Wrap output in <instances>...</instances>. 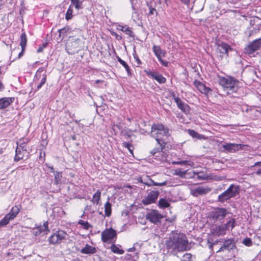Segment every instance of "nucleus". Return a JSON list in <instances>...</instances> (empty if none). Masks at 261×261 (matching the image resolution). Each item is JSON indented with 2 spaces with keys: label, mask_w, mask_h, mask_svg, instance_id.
Returning a JSON list of instances; mask_svg holds the SVG:
<instances>
[{
  "label": "nucleus",
  "mask_w": 261,
  "mask_h": 261,
  "mask_svg": "<svg viewBox=\"0 0 261 261\" xmlns=\"http://www.w3.org/2000/svg\"><path fill=\"white\" fill-rule=\"evenodd\" d=\"M172 97L177 107L185 114H188L190 112L189 106L182 101L179 97H176L175 94H173Z\"/></svg>",
  "instance_id": "nucleus-15"
},
{
  "label": "nucleus",
  "mask_w": 261,
  "mask_h": 261,
  "mask_svg": "<svg viewBox=\"0 0 261 261\" xmlns=\"http://www.w3.org/2000/svg\"><path fill=\"white\" fill-rule=\"evenodd\" d=\"M170 135L169 129L168 127H165L162 124H154L151 127V136L155 139H160L163 136Z\"/></svg>",
  "instance_id": "nucleus-5"
},
{
  "label": "nucleus",
  "mask_w": 261,
  "mask_h": 261,
  "mask_svg": "<svg viewBox=\"0 0 261 261\" xmlns=\"http://www.w3.org/2000/svg\"><path fill=\"white\" fill-rule=\"evenodd\" d=\"M212 190L208 187H197L191 190V193L194 196L206 194Z\"/></svg>",
  "instance_id": "nucleus-19"
},
{
  "label": "nucleus",
  "mask_w": 261,
  "mask_h": 261,
  "mask_svg": "<svg viewBox=\"0 0 261 261\" xmlns=\"http://www.w3.org/2000/svg\"><path fill=\"white\" fill-rule=\"evenodd\" d=\"M66 235V233L63 231H57L48 238V241L52 244H59L65 238Z\"/></svg>",
  "instance_id": "nucleus-12"
},
{
  "label": "nucleus",
  "mask_w": 261,
  "mask_h": 261,
  "mask_svg": "<svg viewBox=\"0 0 261 261\" xmlns=\"http://www.w3.org/2000/svg\"><path fill=\"white\" fill-rule=\"evenodd\" d=\"M243 146L244 145L241 144L231 143H226L222 145V147L229 152H235L240 149H242Z\"/></svg>",
  "instance_id": "nucleus-17"
},
{
  "label": "nucleus",
  "mask_w": 261,
  "mask_h": 261,
  "mask_svg": "<svg viewBox=\"0 0 261 261\" xmlns=\"http://www.w3.org/2000/svg\"><path fill=\"white\" fill-rule=\"evenodd\" d=\"M43 49V47H39V48H38V49H37V52H38V53H40V52H41V51H42Z\"/></svg>",
  "instance_id": "nucleus-63"
},
{
  "label": "nucleus",
  "mask_w": 261,
  "mask_h": 261,
  "mask_svg": "<svg viewBox=\"0 0 261 261\" xmlns=\"http://www.w3.org/2000/svg\"><path fill=\"white\" fill-rule=\"evenodd\" d=\"M253 167L256 168V170L254 173L257 175H261V162H257L255 163Z\"/></svg>",
  "instance_id": "nucleus-42"
},
{
  "label": "nucleus",
  "mask_w": 261,
  "mask_h": 261,
  "mask_svg": "<svg viewBox=\"0 0 261 261\" xmlns=\"http://www.w3.org/2000/svg\"><path fill=\"white\" fill-rule=\"evenodd\" d=\"M134 57L135 59L136 60V62L138 63V64H140L141 63V62L139 60L137 55H134Z\"/></svg>",
  "instance_id": "nucleus-56"
},
{
  "label": "nucleus",
  "mask_w": 261,
  "mask_h": 261,
  "mask_svg": "<svg viewBox=\"0 0 261 261\" xmlns=\"http://www.w3.org/2000/svg\"><path fill=\"white\" fill-rule=\"evenodd\" d=\"M73 13V9L72 7L70 5L69 7L68 8L67 12L66 13V16L65 18L67 20H69L71 19L73 16L72 15Z\"/></svg>",
  "instance_id": "nucleus-41"
},
{
  "label": "nucleus",
  "mask_w": 261,
  "mask_h": 261,
  "mask_svg": "<svg viewBox=\"0 0 261 261\" xmlns=\"http://www.w3.org/2000/svg\"><path fill=\"white\" fill-rule=\"evenodd\" d=\"M246 112L248 113L249 116L252 119H255L259 113V111H257L255 108L247 109Z\"/></svg>",
  "instance_id": "nucleus-29"
},
{
  "label": "nucleus",
  "mask_w": 261,
  "mask_h": 261,
  "mask_svg": "<svg viewBox=\"0 0 261 261\" xmlns=\"http://www.w3.org/2000/svg\"><path fill=\"white\" fill-rule=\"evenodd\" d=\"M9 222L10 221L8 219L7 217L5 216L4 218L0 221V227L7 225Z\"/></svg>",
  "instance_id": "nucleus-47"
},
{
  "label": "nucleus",
  "mask_w": 261,
  "mask_h": 261,
  "mask_svg": "<svg viewBox=\"0 0 261 261\" xmlns=\"http://www.w3.org/2000/svg\"><path fill=\"white\" fill-rule=\"evenodd\" d=\"M117 29L124 32L126 34L129 35L130 37H134L135 36L133 31L130 30L128 27L119 25L117 27Z\"/></svg>",
  "instance_id": "nucleus-28"
},
{
  "label": "nucleus",
  "mask_w": 261,
  "mask_h": 261,
  "mask_svg": "<svg viewBox=\"0 0 261 261\" xmlns=\"http://www.w3.org/2000/svg\"><path fill=\"white\" fill-rule=\"evenodd\" d=\"M49 168H50V172H52L54 173H55L56 172L53 167H49Z\"/></svg>",
  "instance_id": "nucleus-62"
},
{
  "label": "nucleus",
  "mask_w": 261,
  "mask_h": 261,
  "mask_svg": "<svg viewBox=\"0 0 261 261\" xmlns=\"http://www.w3.org/2000/svg\"><path fill=\"white\" fill-rule=\"evenodd\" d=\"M14 97H3L0 98V110L5 109L13 102Z\"/></svg>",
  "instance_id": "nucleus-23"
},
{
  "label": "nucleus",
  "mask_w": 261,
  "mask_h": 261,
  "mask_svg": "<svg viewBox=\"0 0 261 261\" xmlns=\"http://www.w3.org/2000/svg\"><path fill=\"white\" fill-rule=\"evenodd\" d=\"M236 248L235 243L233 239H228L225 240L223 245L217 251V252L223 251L224 250H227L230 251Z\"/></svg>",
  "instance_id": "nucleus-16"
},
{
  "label": "nucleus",
  "mask_w": 261,
  "mask_h": 261,
  "mask_svg": "<svg viewBox=\"0 0 261 261\" xmlns=\"http://www.w3.org/2000/svg\"><path fill=\"white\" fill-rule=\"evenodd\" d=\"M193 85L201 93L205 95H207L212 92V89L206 87L204 84L198 80L194 81Z\"/></svg>",
  "instance_id": "nucleus-18"
},
{
  "label": "nucleus",
  "mask_w": 261,
  "mask_h": 261,
  "mask_svg": "<svg viewBox=\"0 0 261 261\" xmlns=\"http://www.w3.org/2000/svg\"><path fill=\"white\" fill-rule=\"evenodd\" d=\"M48 225V222L45 221L43 223V225H38L36 226V227L37 229H38V230H40L41 233H44V234H46L47 233V232L49 231Z\"/></svg>",
  "instance_id": "nucleus-31"
},
{
  "label": "nucleus",
  "mask_w": 261,
  "mask_h": 261,
  "mask_svg": "<svg viewBox=\"0 0 261 261\" xmlns=\"http://www.w3.org/2000/svg\"><path fill=\"white\" fill-rule=\"evenodd\" d=\"M186 173V171H181L180 169H176L174 173L175 175H178L181 177H185Z\"/></svg>",
  "instance_id": "nucleus-48"
},
{
  "label": "nucleus",
  "mask_w": 261,
  "mask_h": 261,
  "mask_svg": "<svg viewBox=\"0 0 261 261\" xmlns=\"http://www.w3.org/2000/svg\"><path fill=\"white\" fill-rule=\"evenodd\" d=\"M184 257L186 259H187L188 261H190L191 258V254L190 253H186L184 255Z\"/></svg>",
  "instance_id": "nucleus-53"
},
{
  "label": "nucleus",
  "mask_w": 261,
  "mask_h": 261,
  "mask_svg": "<svg viewBox=\"0 0 261 261\" xmlns=\"http://www.w3.org/2000/svg\"><path fill=\"white\" fill-rule=\"evenodd\" d=\"M226 229L223 224L217 225L211 229V233L215 236L219 237L226 234Z\"/></svg>",
  "instance_id": "nucleus-20"
},
{
  "label": "nucleus",
  "mask_w": 261,
  "mask_h": 261,
  "mask_svg": "<svg viewBox=\"0 0 261 261\" xmlns=\"http://www.w3.org/2000/svg\"><path fill=\"white\" fill-rule=\"evenodd\" d=\"M137 181L138 182H141V183H142L144 185H145V183L146 182V181H147V178H146V176L145 177H139L137 179Z\"/></svg>",
  "instance_id": "nucleus-52"
},
{
  "label": "nucleus",
  "mask_w": 261,
  "mask_h": 261,
  "mask_svg": "<svg viewBox=\"0 0 261 261\" xmlns=\"http://www.w3.org/2000/svg\"><path fill=\"white\" fill-rule=\"evenodd\" d=\"M117 59L118 61L125 68L127 74H130V69L127 64L118 56L117 57Z\"/></svg>",
  "instance_id": "nucleus-36"
},
{
  "label": "nucleus",
  "mask_w": 261,
  "mask_h": 261,
  "mask_svg": "<svg viewBox=\"0 0 261 261\" xmlns=\"http://www.w3.org/2000/svg\"><path fill=\"white\" fill-rule=\"evenodd\" d=\"M32 233L34 235L36 236H38L41 233L40 230H38V229H37L36 227H34L32 229Z\"/></svg>",
  "instance_id": "nucleus-51"
},
{
  "label": "nucleus",
  "mask_w": 261,
  "mask_h": 261,
  "mask_svg": "<svg viewBox=\"0 0 261 261\" xmlns=\"http://www.w3.org/2000/svg\"><path fill=\"white\" fill-rule=\"evenodd\" d=\"M144 71L148 77L156 80L159 84H164L166 82V79L158 71H152L150 69L145 70Z\"/></svg>",
  "instance_id": "nucleus-13"
},
{
  "label": "nucleus",
  "mask_w": 261,
  "mask_h": 261,
  "mask_svg": "<svg viewBox=\"0 0 261 261\" xmlns=\"http://www.w3.org/2000/svg\"><path fill=\"white\" fill-rule=\"evenodd\" d=\"M243 243L246 246H251L252 244L251 239L249 238H246L244 239Z\"/></svg>",
  "instance_id": "nucleus-49"
},
{
  "label": "nucleus",
  "mask_w": 261,
  "mask_h": 261,
  "mask_svg": "<svg viewBox=\"0 0 261 261\" xmlns=\"http://www.w3.org/2000/svg\"><path fill=\"white\" fill-rule=\"evenodd\" d=\"M17 146L15 150L14 161L18 162L24 158L28 159L30 153L27 149V145L25 143H17Z\"/></svg>",
  "instance_id": "nucleus-6"
},
{
  "label": "nucleus",
  "mask_w": 261,
  "mask_h": 261,
  "mask_svg": "<svg viewBox=\"0 0 261 261\" xmlns=\"http://www.w3.org/2000/svg\"><path fill=\"white\" fill-rule=\"evenodd\" d=\"M27 42V39L26 34L25 33H23L21 34V36H20V45L21 47V49H22V51H24L25 49Z\"/></svg>",
  "instance_id": "nucleus-33"
},
{
  "label": "nucleus",
  "mask_w": 261,
  "mask_h": 261,
  "mask_svg": "<svg viewBox=\"0 0 261 261\" xmlns=\"http://www.w3.org/2000/svg\"><path fill=\"white\" fill-rule=\"evenodd\" d=\"M261 48V38L256 39L250 42L245 48V53L250 56Z\"/></svg>",
  "instance_id": "nucleus-9"
},
{
  "label": "nucleus",
  "mask_w": 261,
  "mask_h": 261,
  "mask_svg": "<svg viewBox=\"0 0 261 261\" xmlns=\"http://www.w3.org/2000/svg\"><path fill=\"white\" fill-rule=\"evenodd\" d=\"M146 178H147L146 182L145 183V185L148 186H166L167 184V181H164L162 182H156L154 181L152 179L150 178L148 176H146Z\"/></svg>",
  "instance_id": "nucleus-25"
},
{
  "label": "nucleus",
  "mask_w": 261,
  "mask_h": 261,
  "mask_svg": "<svg viewBox=\"0 0 261 261\" xmlns=\"http://www.w3.org/2000/svg\"><path fill=\"white\" fill-rule=\"evenodd\" d=\"M239 187L231 184L226 190L218 196L217 201L221 203H223L225 201L236 196L239 194Z\"/></svg>",
  "instance_id": "nucleus-3"
},
{
  "label": "nucleus",
  "mask_w": 261,
  "mask_h": 261,
  "mask_svg": "<svg viewBox=\"0 0 261 261\" xmlns=\"http://www.w3.org/2000/svg\"><path fill=\"white\" fill-rule=\"evenodd\" d=\"M146 219L150 221L154 224H157L160 222V220L163 218L161 215L157 210H151L150 212L146 215Z\"/></svg>",
  "instance_id": "nucleus-14"
},
{
  "label": "nucleus",
  "mask_w": 261,
  "mask_h": 261,
  "mask_svg": "<svg viewBox=\"0 0 261 261\" xmlns=\"http://www.w3.org/2000/svg\"><path fill=\"white\" fill-rule=\"evenodd\" d=\"M165 246L168 253L176 255L177 252L187 249L188 241L184 234L173 232L172 236L166 240Z\"/></svg>",
  "instance_id": "nucleus-1"
},
{
  "label": "nucleus",
  "mask_w": 261,
  "mask_h": 261,
  "mask_svg": "<svg viewBox=\"0 0 261 261\" xmlns=\"http://www.w3.org/2000/svg\"><path fill=\"white\" fill-rule=\"evenodd\" d=\"M46 81V75L45 74H44L43 77L41 79L40 83L37 85V89L38 90L41 87L44 85Z\"/></svg>",
  "instance_id": "nucleus-46"
},
{
  "label": "nucleus",
  "mask_w": 261,
  "mask_h": 261,
  "mask_svg": "<svg viewBox=\"0 0 261 261\" xmlns=\"http://www.w3.org/2000/svg\"><path fill=\"white\" fill-rule=\"evenodd\" d=\"M158 205L160 208H166L170 206V203L166 199L161 198L159 201Z\"/></svg>",
  "instance_id": "nucleus-35"
},
{
  "label": "nucleus",
  "mask_w": 261,
  "mask_h": 261,
  "mask_svg": "<svg viewBox=\"0 0 261 261\" xmlns=\"http://www.w3.org/2000/svg\"><path fill=\"white\" fill-rule=\"evenodd\" d=\"M114 35L115 36L116 39L119 40L122 39V37L120 35L117 34V33H114Z\"/></svg>",
  "instance_id": "nucleus-58"
},
{
  "label": "nucleus",
  "mask_w": 261,
  "mask_h": 261,
  "mask_svg": "<svg viewBox=\"0 0 261 261\" xmlns=\"http://www.w3.org/2000/svg\"><path fill=\"white\" fill-rule=\"evenodd\" d=\"M71 30V28H70L68 26H66L61 29L59 30L58 32L59 33V37H62V39H63L67 34L70 33Z\"/></svg>",
  "instance_id": "nucleus-30"
},
{
  "label": "nucleus",
  "mask_w": 261,
  "mask_h": 261,
  "mask_svg": "<svg viewBox=\"0 0 261 261\" xmlns=\"http://www.w3.org/2000/svg\"><path fill=\"white\" fill-rule=\"evenodd\" d=\"M123 146L127 148L131 154L133 153L134 147L132 144L129 142H125L123 143Z\"/></svg>",
  "instance_id": "nucleus-45"
},
{
  "label": "nucleus",
  "mask_w": 261,
  "mask_h": 261,
  "mask_svg": "<svg viewBox=\"0 0 261 261\" xmlns=\"http://www.w3.org/2000/svg\"><path fill=\"white\" fill-rule=\"evenodd\" d=\"M193 178L199 180H206L210 179V176L203 172H194Z\"/></svg>",
  "instance_id": "nucleus-26"
},
{
  "label": "nucleus",
  "mask_w": 261,
  "mask_h": 261,
  "mask_svg": "<svg viewBox=\"0 0 261 261\" xmlns=\"http://www.w3.org/2000/svg\"><path fill=\"white\" fill-rule=\"evenodd\" d=\"M55 176V183L58 185L61 183L62 173L56 172L54 173Z\"/></svg>",
  "instance_id": "nucleus-39"
},
{
  "label": "nucleus",
  "mask_w": 261,
  "mask_h": 261,
  "mask_svg": "<svg viewBox=\"0 0 261 261\" xmlns=\"http://www.w3.org/2000/svg\"><path fill=\"white\" fill-rule=\"evenodd\" d=\"M112 208L111 204L109 200L105 204V213L107 217H110L111 215Z\"/></svg>",
  "instance_id": "nucleus-34"
},
{
  "label": "nucleus",
  "mask_w": 261,
  "mask_h": 261,
  "mask_svg": "<svg viewBox=\"0 0 261 261\" xmlns=\"http://www.w3.org/2000/svg\"><path fill=\"white\" fill-rule=\"evenodd\" d=\"M78 223L83 226L86 230H89L90 228L92 227V226L88 222H85L82 220H80Z\"/></svg>",
  "instance_id": "nucleus-43"
},
{
  "label": "nucleus",
  "mask_w": 261,
  "mask_h": 261,
  "mask_svg": "<svg viewBox=\"0 0 261 261\" xmlns=\"http://www.w3.org/2000/svg\"><path fill=\"white\" fill-rule=\"evenodd\" d=\"M147 6L149 7V9L148 15H153L155 12L156 13V11L155 8L151 7V6L150 5H149L148 3H147Z\"/></svg>",
  "instance_id": "nucleus-50"
},
{
  "label": "nucleus",
  "mask_w": 261,
  "mask_h": 261,
  "mask_svg": "<svg viewBox=\"0 0 261 261\" xmlns=\"http://www.w3.org/2000/svg\"><path fill=\"white\" fill-rule=\"evenodd\" d=\"M152 50L161 64L164 67H168L169 66V62L162 59V58L165 56L166 51L165 50L162 49L160 46L156 45H153Z\"/></svg>",
  "instance_id": "nucleus-8"
},
{
  "label": "nucleus",
  "mask_w": 261,
  "mask_h": 261,
  "mask_svg": "<svg viewBox=\"0 0 261 261\" xmlns=\"http://www.w3.org/2000/svg\"><path fill=\"white\" fill-rule=\"evenodd\" d=\"M217 50L221 54V57H223L224 55L227 57L228 53L229 50H231V48L227 44L222 42L218 44Z\"/></svg>",
  "instance_id": "nucleus-22"
},
{
  "label": "nucleus",
  "mask_w": 261,
  "mask_h": 261,
  "mask_svg": "<svg viewBox=\"0 0 261 261\" xmlns=\"http://www.w3.org/2000/svg\"><path fill=\"white\" fill-rule=\"evenodd\" d=\"M111 249L114 253L122 254L124 253V251L122 249H120L119 247L115 245L114 244L111 246Z\"/></svg>",
  "instance_id": "nucleus-38"
},
{
  "label": "nucleus",
  "mask_w": 261,
  "mask_h": 261,
  "mask_svg": "<svg viewBox=\"0 0 261 261\" xmlns=\"http://www.w3.org/2000/svg\"><path fill=\"white\" fill-rule=\"evenodd\" d=\"M188 132L189 134L192 136L193 138H195L198 139H201L202 138L201 135L199 134L197 132H195L193 129H188Z\"/></svg>",
  "instance_id": "nucleus-40"
},
{
  "label": "nucleus",
  "mask_w": 261,
  "mask_h": 261,
  "mask_svg": "<svg viewBox=\"0 0 261 261\" xmlns=\"http://www.w3.org/2000/svg\"><path fill=\"white\" fill-rule=\"evenodd\" d=\"M97 252V249L95 247H93L88 244H86L84 248L81 250L80 252L82 254L91 255Z\"/></svg>",
  "instance_id": "nucleus-24"
},
{
  "label": "nucleus",
  "mask_w": 261,
  "mask_h": 261,
  "mask_svg": "<svg viewBox=\"0 0 261 261\" xmlns=\"http://www.w3.org/2000/svg\"><path fill=\"white\" fill-rule=\"evenodd\" d=\"M82 44V41L79 38L70 39L67 42L66 50L69 54H74L80 50Z\"/></svg>",
  "instance_id": "nucleus-7"
},
{
  "label": "nucleus",
  "mask_w": 261,
  "mask_h": 261,
  "mask_svg": "<svg viewBox=\"0 0 261 261\" xmlns=\"http://www.w3.org/2000/svg\"><path fill=\"white\" fill-rule=\"evenodd\" d=\"M24 51H22V49H21V51L18 54V59H20L23 55Z\"/></svg>",
  "instance_id": "nucleus-60"
},
{
  "label": "nucleus",
  "mask_w": 261,
  "mask_h": 261,
  "mask_svg": "<svg viewBox=\"0 0 261 261\" xmlns=\"http://www.w3.org/2000/svg\"><path fill=\"white\" fill-rule=\"evenodd\" d=\"M180 1L182 4L187 5V6H188L189 5L190 0H180Z\"/></svg>",
  "instance_id": "nucleus-55"
},
{
  "label": "nucleus",
  "mask_w": 261,
  "mask_h": 261,
  "mask_svg": "<svg viewBox=\"0 0 261 261\" xmlns=\"http://www.w3.org/2000/svg\"><path fill=\"white\" fill-rule=\"evenodd\" d=\"M101 192L97 190L96 192L93 195L91 201L94 204H99V201L100 200Z\"/></svg>",
  "instance_id": "nucleus-32"
},
{
  "label": "nucleus",
  "mask_w": 261,
  "mask_h": 261,
  "mask_svg": "<svg viewBox=\"0 0 261 261\" xmlns=\"http://www.w3.org/2000/svg\"><path fill=\"white\" fill-rule=\"evenodd\" d=\"M187 163L186 161H182L180 162H175V164H179V165H184Z\"/></svg>",
  "instance_id": "nucleus-59"
},
{
  "label": "nucleus",
  "mask_w": 261,
  "mask_h": 261,
  "mask_svg": "<svg viewBox=\"0 0 261 261\" xmlns=\"http://www.w3.org/2000/svg\"><path fill=\"white\" fill-rule=\"evenodd\" d=\"M71 3L73 5L75 6V8L79 10L82 9V3L80 0H71Z\"/></svg>",
  "instance_id": "nucleus-44"
},
{
  "label": "nucleus",
  "mask_w": 261,
  "mask_h": 261,
  "mask_svg": "<svg viewBox=\"0 0 261 261\" xmlns=\"http://www.w3.org/2000/svg\"><path fill=\"white\" fill-rule=\"evenodd\" d=\"M160 192L159 191H151L147 193L146 196L142 200V203L145 205L154 203L158 198Z\"/></svg>",
  "instance_id": "nucleus-11"
},
{
  "label": "nucleus",
  "mask_w": 261,
  "mask_h": 261,
  "mask_svg": "<svg viewBox=\"0 0 261 261\" xmlns=\"http://www.w3.org/2000/svg\"><path fill=\"white\" fill-rule=\"evenodd\" d=\"M5 216L6 217H7L9 221L12 220L15 218V217L14 216H13V215H11V214H10L9 213L8 214H7V215H6Z\"/></svg>",
  "instance_id": "nucleus-54"
},
{
  "label": "nucleus",
  "mask_w": 261,
  "mask_h": 261,
  "mask_svg": "<svg viewBox=\"0 0 261 261\" xmlns=\"http://www.w3.org/2000/svg\"><path fill=\"white\" fill-rule=\"evenodd\" d=\"M116 236V231L113 228L106 229L101 232V240L104 243H111Z\"/></svg>",
  "instance_id": "nucleus-10"
},
{
  "label": "nucleus",
  "mask_w": 261,
  "mask_h": 261,
  "mask_svg": "<svg viewBox=\"0 0 261 261\" xmlns=\"http://www.w3.org/2000/svg\"><path fill=\"white\" fill-rule=\"evenodd\" d=\"M157 145L150 151V153L155 156H158L157 154H160L163 149V147L165 146V143L160 139L156 138Z\"/></svg>",
  "instance_id": "nucleus-21"
},
{
  "label": "nucleus",
  "mask_w": 261,
  "mask_h": 261,
  "mask_svg": "<svg viewBox=\"0 0 261 261\" xmlns=\"http://www.w3.org/2000/svg\"><path fill=\"white\" fill-rule=\"evenodd\" d=\"M20 205H15L13 206L9 213L15 218L20 212Z\"/></svg>",
  "instance_id": "nucleus-37"
},
{
  "label": "nucleus",
  "mask_w": 261,
  "mask_h": 261,
  "mask_svg": "<svg viewBox=\"0 0 261 261\" xmlns=\"http://www.w3.org/2000/svg\"><path fill=\"white\" fill-rule=\"evenodd\" d=\"M219 83L224 88L236 92L238 90L239 82L231 77H219Z\"/></svg>",
  "instance_id": "nucleus-4"
},
{
  "label": "nucleus",
  "mask_w": 261,
  "mask_h": 261,
  "mask_svg": "<svg viewBox=\"0 0 261 261\" xmlns=\"http://www.w3.org/2000/svg\"><path fill=\"white\" fill-rule=\"evenodd\" d=\"M229 220L225 224H223L226 230L230 227L232 229L236 226V220L234 218L231 217H228Z\"/></svg>",
  "instance_id": "nucleus-27"
},
{
  "label": "nucleus",
  "mask_w": 261,
  "mask_h": 261,
  "mask_svg": "<svg viewBox=\"0 0 261 261\" xmlns=\"http://www.w3.org/2000/svg\"><path fill=\"white\" fill-rule=\"evenodd\" d=\"M4 89V86L3 84L0 82V91H2Z\"/></svg>",
  "instance_id": "nucleus-61"
},
{
  "label": "nucleus",
  "mask_w": 261,
  "mask_h": 261,
  "mask_svg": "<svg viewBox=\"0 0 261 261\" xmlns=\"http://www.w3.org/2000/svg\"><path fill=\"white\" fill-rule=\"evenodd\" d=\"M135 247H132L128 249V252H133L135 250Z\"/></svg>",
  "instance_id": "nucleus-64"
},
{
  "label": "nucleus",
  "mask_w": 261,
  "mask_h": 261,
  "mask_svg": "<svg viewBox=\"0 0 261 261\" xmlns=\"http://www.w3.org/2000/svg\"><path fill=\"white\" fill-rule=\"evenodd\" d=\"M43 70H44V69H43V67H40V68H39L37 70V71L36 76H37V75H38V73H41V72H42Z\"/></svg>",
  "instance_id": "nucleus-57"
},
{
  "label": "nucleus",
  "mask_w": 261,
  "mask_h": 261,
  "mask_svg": "<svg viewBox=\"0 0 261 261\" xmlns=\"http://www.w3.org/2000/svg\"><path fill=\"white\" fill-rule=\"evenodd\" d=\"M229 212L223 207H215L208 214L210 220L214 223L218 222L223 223L224 219L229 214Z\"/></svg>",
  "instance_id": "nucleus-2"
}]
</instances>
